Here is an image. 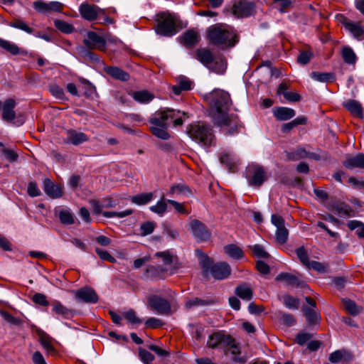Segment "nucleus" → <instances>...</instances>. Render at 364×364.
Masks as SVG:
<instances>
[{"label": "nucleus", "mask_w": 364, "mask_h": 364, "mask_svg": "<svg viewBox=\"0 0 364 364\" xmlns=\"http://www.w3.org/2000/svg\"><path fill=\"white\" fill-rule=\"evenodd\" d=\"M205 98L210 106L214 123L221 128L223 132L226 135L238 133L240 126L237 117L228 114L231 105L229 93L215 89L206 94Z\"/></svg>", "instance_id": "f257e3e1"}, {"label": "nucleus", "mask_w": 364, "mask_h": 364, "mask_svg": "<svg viewBox=\"0 0 364 364\" xmlns=\"http://www.w3.org/2000/svg\"><path fill=\"white\" fill-rule=\"evenodd\" d=\"M209 44L221 50L234 47L238 42V36L234 28L222 23L209 26L206 31Z\"/></svg>", "instance_id": "f03ea898"}, {"label": "nucleus", "mask_w": 364, "mask_h": 364, "mask_svg": "<svg viewBox=\"0 0 364 364\" xmlns=\"http://www.w3.org/2000/svg\"><path fill=\"white\" fill-rule=\"evenodd\" d=\"M197 252L199 264L205 274L210 273L214 279L218 280L225 279L230 275L231 268L227 262H221L213 264L208 255L199 250H197Z\"/></svg>", "instance_id": "7ed1b4c3"}, {"label": "nucleus", "mask_w": 364, "mask_h": 364, "mask_svg": "<svg viewBox=\"0 0 364 364\" xmlns=\"http://www.w3.org/2000/svg\"><path fill=\"white\" fill-rule=\"evenodd\" d=\"M196 58L205 68L213 73L223 75L227 69V62L222 55L215 57L207 48H198L196 50Z\"/></svg>", "instance_id": "20e7f679"}, {"label": "nucleus", "mask_w": 364, "mask_h": 364, "mask_svg": "<svg viewBox=\"0 0 364 364\" xmlns=\"http://www.w3.org/2000/svg\"><path fill=\"white\" fill-rule=\"evenodd\" d=\"M188 133L191 139L205 146H210L214 140L211 128L204 124L190 125Z\"/></svg>", "instance_id": "39448f33"}, {"label": "nucleus", "mask_w": 364, "mask_h": 364, "mask_svg": "<svg viewBox=\"0 0 364 364\" xmlns=\"http://www.w3.org/2000/svg\"><path fill=\"white\" fill-rule=\"evenodd\" d=\"M155 31L164 36H172L176 33V19L169 13L162 12L156 16Z\"/></svg>", "instance_id": "423d86ee"}, {"label": "nucleus", "mask_w": 364, "mask_h": 364, "mask_svg": "<svg viewBox=\"0 0 364 364\" xmlns=\"http://www.w3.org/2000/svg\"><path fill=\"white\" fill-rule=\"evenodd\" d=\"M245 176L248 184L253 187L262 186L268 179L265 168L257 164H250L247 166Z\"/></svg>", "instance_id": "0eeeda50"}, {"label": "nucleus", "mask_w": 364, "mask_h": 364, "mask_svg": "<svg viewBox=\"0 0 364 364\" xmlns=\"http://www.w3.org/2000/svg\"><path fill=\"white\" fill-rule=\"evenodd\" d=\"M232 337L223 331H216L209 335L207 340V346L215 349L221 348L226 353L227 346L232 345Z\"/></svg>", "instance_id": "6e6552de"}, {"label": "nucleus", "mask_w": 364, "mask_h": 364, "mask_svg": "<svg viewBox=\"0 0 364 364\" xmlns=\"http://www.w3.org/2000/svg\"><path fill=\"white\" fill-rule=\"evenodd\" d=\"M79 12L83 19L93 21L97 20L101 15L105 14V9L100 8L95 4L84 2L80 5Z\"/></svg>", "instance_id": "1a4fd4ad"}, {"label": "nucleus", "mask_w": 364, "mask_h": 364, "mask_svg": "<svg viewBox=\"0 0 364 364\" xmlns=\"http://www.w3.org/2000/svg\"><path fill=\"white\" fill-rule=\"evenodd\" d=\"M148 305L159 314L168 315L171 312L170 303L156 295H150L148 297Z\"/></svg>", "instance_id": "9d476101"}, {"label": "nucleus", "mask_w": 364, "mask_h": 364, "mask_svg": "<svg viewBox=\"0 0 364 364\" xmlns=\"http://www.w3.org/2000/svg\"><path fill=\"white\" fill-rule=\"evenodd\" d=\"M189 228L193 237L199 242H205L210 238V232L205 225L198 220H193L189 223Z\"/></svg>", "instance_id": "9b49d317"}, {"label": "nucleus", "mask_w": 364, "mask_h": 364, "mask_svg": "<svg viewBox=\"0 0 364 364\" xmlns=\"http://www.w3.org/2000/svg\"><path fill=\"white\" fill-rule=\"evenodd\" d=\"M271 221L277 228L275 233L277 241L280 244L285 243L288 238L289 231L285 227L284 220L279 215H272Z\"/></svg>", "instance_id": "f8f14e48"}, {"label": "nucleus", "mask_w": 364, "mask_h": 364, "mask_svg": "<svg viewBox=\"0 0 364 364\" xmlns=\"http://www.w3.org/2000/svg\"><path fill=\"white\" fill-rule=\"evenodd\" d=\"M177 114L175 109L161 108L150 117L149 123L152 125L153 119H156L160 127L168 126L169 119H173Z\"/></svg>", "instance_id": "ddd939ff"}, {"label": "nucleus", "mask_w": 364, "mask_h": 364, "mask_svg": "<svg viewBox=\"0 0 364 364\" xmlns=\"http://www.w3.org/2000/svg\"><path fill=\"white\" fill-rule=\"evenodd\" d=\"M85 45L90 49H99L103 50L106 47V41L104 38L94 31H89L87 38L84 39Z\"/></svg>", "instance_id": "4468645a"}, {"label": "nucleus", "mask_w": 364, "mask_h": 364, "mask_svg": "<svg viewBox=\"0 0 364 364\" xmlns=\"http://www.w3.org/2000/svg\"><path fill=\"white\" fill-rule=\"evenodd\" d=\"M342 24L354 38L358 41L364 40V26H363L360 22H355L344 18L342 21Z\"/></svg>", "instance_id": "2eb2a0df"}, {"label": "nucleus", "mask_w": 364, "mask_h": 364, "mask_svg": "<svg viewBox=\"0 0 364 364\" xmlns=\"http://www.w3.org/2000/svg\"><path fill=\"white\" fill-rule=\"evenodd\" d=\"M75 298L85 303L95 304L98 301L96 292L90 287H83L75 291Z\"/></svg>", "instance_id": "dca6fc26"}, {"label": "nucleus", "mask_w": 364, "mask_h": 364, "mask_svg": "<svg viewBox=\"0 0 364 364\" xmlns=\"http://www.w3.org/2000/svg\"><path fill=\"white\" fill-rule=\"evenodd\" d=\"M16 105V101L12 98L6 99L1 107L2 109V119L11 122L16 118L14 108Z\"/></svg>", "instance_id": "f3484780"}, {"label": "nucleus", "mask_w": 364, "mask_h": 364, "mask_svg": "<svg viewBox=\"0 0 364 364\" xmlns=\"http://www.w3.org/2000/svg\"><path fill=\"white\" fill-rule=\"evenodd\" d=\"M253 4L245 1H240L233 6V14L237 17H247L252 14Z\"/></svg>", "instance_id": "a211bd4d"}, {"label": "nucleus", "mask_w": 364, "mask_h": 364, "mask_svg": "<svg viewBox=\"0 0 364 364\" xmlns=\"http://www.w3.org/2000/svg\"><path fill=\"white\" fill-rule=\"evenodd\" d=\"M43 191L52 198H58L63 195L61 186L53 183L47 178L43 180Z\"/></svg>", "instance_id": "6ab92c4d"}, {"label": "nucleus", "mask_w": 364, "mask_h": 364, "mask_svg": "<svg viewBox=\"0 0 364 364\" xmlns=\"http://www.w3.org/2000/svg\"><path fill=\"white\" fill-rule=\"evenodd\" d=\"M103 70L112 78L122 82H127L130 78V75L128 73L124 71L122 69L118 67L105 66Z\"/></svg>", "instance_id": "aec40b11"}, {"label": "nucleus", "mask_w": 364, "mask_h": 364, "mask_svg": "<svg viewBox=\"0 0 364 364\" xmlns=\"http://www.w3.org/2000/svg\"><path fill=\"white\" fill-rule=\"evenodd\" d=\"M66 134V143L72 144L75 146L88 140V137L85 133L77 132L74 129L67 130Z\"/></svg>", "instance_id": "412c9836"}, {"label": "nucleus", "mask_w": 364, "mask_h": 364, "mask_svg": "<svg viewBox=\"0 0 364 364\" xmlns=\"http://www.w3.org/2000/svg\"><path fill=\"white\" fill-rule=\"evenodd\" d=\"M274 117L278 121H287L295 116L294 109L286 107H277L272 110Z\"/></svg>", "instance_id": "4be33fe9"}, {"label": "nucleus", "mask_w": 364, "mask_h": 364, "mask_svg": "<svg viewBox=\"0 0 364 364\" xmlns=\"http://www.w3.org/2000/svg\"><path fill=\"white\" fill-rule=\"evenodd\" d=\"M343 166L348 169H364V154H358L348 157L343 162Z\"/></svg>", "instance_id": "5701e85b"}, {"label": "nucleus", "mask_w": 364, "mask_h": 364, "mask_svg": "<svg viewBox=\"0 0 364 364\" xmlns=\"http://www.w3.org/2000/svg\"><path fill=\"white\" fill-rule=\"evenodd\" d=\"M181 43L186 47L196 45L200 40L199 33L194 30L186 31L181 37Z\"/></svg>", "instance_id": "b1692460"}, {"label": "nucleus", "mask_w": 364, "mask_h": 364, "mask_svg": "<svg viewBox=\"0 0 364 364\" xmlns=\"http://www.w3.org/2000/svg\"><path fill=\"white\" fill-rule=\"evenodd\" d=\"M52 311L58 316L68 319L73 316V311L64 305L59 301H54L52 304Z\"/></svg>", "instance_id": "393cba45"}, {"label": "nucleus", "mask_w": 364, "mask_h": 364, "mask_svg": "<svg viewBox=\"0 0 364 364\" xmlns=\"http://www.w3.org/2000/svg\"><path fill=\"white\" fill-rule=\"evenodd\" d=\"M131 97L140 104H148L154 99V95L148 90L134 91L129 94Z\"/></svg>", "instance_id": "a878e982"}, {"label": "nucleus", "mask_w": 364, "mask_h": 364, "mask_svg": "<svg viewBox=\"0 0 364 364\" xmlns=\"http://www.w3.org/2000/svg\"><path fill=\"white\" fill-rule=\"evenodd\" d=\"M343 107L354 116L363 119V109L361 104L355 100H348L343 102Z\"/></svg>", "instance_id": "bb28decb"}, {"label": "nucleus", "mask_w": 364, "mask_h": 364, "mask_svg": "<svg viewBox=\"0 0 364 364\" xmlns=\"http://www.w3.org/2000/svg\"><path fill=\"white\" fill-rule=\"evenodd\" d=\"M168 126L160 127L156 119L152 121V125L150 126L151 133L157 138L166 140L169 139L170 135L167 132Z\"/></svg>", "instance_id": "cd10ccee"}, {"label": "nucleus", "mask_w": 364, "mask_h": 364, "mask_svg": "<svg viewBox=\"0 0 364 364\" xmlns=\"http://www.w3.org/2000/svg\"><path fill=\"white\" fill-rule=\"evenodd\" d=\"M166 271L167 268L161 265H150L146 269L144 277L150 279H161Z\"/></svg>", "instance_id": "c85d7f7f"}, {"label": "nucleus", "mask_w": 364, "mask_h": 364, "mask_svg": "<svg viewBox=\"0 0 364 364\" xmlns=\"http://www.w3.org/2000/svg\"><path fill=\"white\" fill-rule=\"evenodd\" d=\"M220 162L223 164L231 172L236 171L238 159L235 155L230 153H223L220 158Z\"/></svg>", "instance_id": "c756f323"}, {"label": "nucleus", "mask_w": 364, "mask_h": 364, "mask_svg": "<svg viewBox=\"0 0 364 364\" xmlns=\"http://www.w3.org/2000/svg\"><path fill=\"white\" fill-rule=\"evenodd\" d=\"M277 281H283L288 286L299 287L301 281L295 275L289 273H280L276 277Z\"/></svg>", "instance_id": "7c9ffc66"}, {"label": "nucleus", "mask_w": 364, "mask_h": 364, "mask_svg": "<svg viewBox=\"0 0 364 364\" xmlns=\"http://www.w3.org/2000/svg\"><path fill=\"white\" fill-rule=\"evenodd\" d=\"M310 76L314 80L320 82H333L336 80L335 75L332 73L314 71L311 73Z\"/></svg>", "instance_id": "2f4dec72"}, {"label": "nucleus", "mask_w": 364, "mask_h": 364, "mask_svg": "<svg viewBox=\"0 0 364 364\" xmlns=\"http://www.w3.org/2000/svg\"><path fill=\"white\" fill-rule=\"evenodd\" d=\"M224 250L230 257L234 259H240L244 257L242 249L234 244L225 246Z\"/></svg>", "instance_id": "473e14b6"}, {"label": "nucleus", "mask_w": 364, "mask_h": 364, "mask_svg": "<svg viewBox=\"0 0 364 364\" xmlns=\"http://www.w3.org/2000/svg\"><path fill=\"white\" fill-rule=\"evenodd\" d=\"M235 294L244 300L250 301L252 298V289L246 284L238 286L235 289Z\"/></svg>", "instance_id": "72a5a7b5"}, {"label": "nucleus", "mask_w": 364, "mask_h": 364, "mask_svg": "<svg viewBox=\"0 0 364 364\" xmlns=\"http://www.w3.org/2000/svg\"><path fill=\"white\" fill-rule=\"evenodd\" d=\"M153 198L152 193H142L132 197L131 201L138 205H143L149 203Z\"/></svg>", "instance_id": "f704fd0d"}, {"label": "nucleus", "mask_w": 364, "mask_h": 364, "mask_svg": "<svg viewBox=\"0 0 364 364\" xmlns=\"http://www.w3.org/2000/svg\"><path fill=\"white\" fill-rule=\"evenodd\" d=\"M170 193L172 195H183L189 196L191 194V191L188 186L183 183L174 184L171 187Z\"/></svg>", "instance_id": "c9c22d12"}, {"label": "nucleus", "mask_w": 364, "mask_h": 364, "mask_svg": "<svg viewBox=\"0 0 364 364\" xmlns=\"http://www.w3.org/2000/svg\"><path fill=\"white\" fill-rule=\"evenodd\" d=\"M306 121L305 117H299L288 123L284 124L282 127V131L284 133H287L298 125L305 124Z\"/></svg>", "instance_id": "e433bc0d"}, {"label": "nucleus", "mask_w": 364, "mask_h": 364, "mask_svg": "<svg viewBox=\"0 0 364 364\" xmlns=\"http://www.w3.org/2000/svg\"><path fill=\"white\" fill-rule=\"evenodd\" d=\"M54 26L58 30L65 34L72 33L75 31V27L72 24L63 20L55 19Z\"/></svg>", "instance_id": "4c0bfd02"}, {"label": "nucleus", "mask_w": 364, "mask_h": 364, "mask_svg": "<svg viewBox=\"0 0 364 364\" xmlns=\"http://www.w3.org/2000/svg\"><path fill=\"white\" fill-rule=\"evenodd\" d=\"M0 47L14 55L20 53V49L16 44L2 38H0Z\"/></svg>", "instance_id": "58836bf2"}, {"label": "nucleus", "mask_w": 364, "mask_h": 364, "mask_svg": "<svg viewBox=\"0 0 364 364\" xmlns=\"http://www.w3.org/2000/svg\"><path fill=\"white\" fill-rule=\"evenodd\" d=\"M8 25L10 27L21 30L27 33L31 34L33 33L34 29L30 27L25 21L16 19L14 21L9 22Z\"/></svg>", "instance_id": "ea45409f"}, {"label": "nucleus", "mask_w": 364, "mask_h": 364, "mask_svg": "<svg viewBox=\"0 0 364 364\" xmlns=\"http://www.w3.org/2000/svg\"><path fill=\"white\" fill-rule=\"evenodd\" d=\"M342 56L346 63L353 64L355 62L356 55L350 47L346 46L343 48Z\"/></svg>", "instance_id": "a19ab883"}, {"label": "nucleus", "mask_w": 364, "mask_h": 364, "mask_svg": "<svg viewBox=\"0 0 364 364\" xmlns=\"http://www.w3.org/2000/svg\"><path fill=\"white\" fill-rule=\"evenodd\" d=\"M303 311L304 316L309 323H316L320 319L319 316L314 309L305 307Z\"/></svg>", "instance_id": "79ce46f5"}, {"label": "nucleus", "mask_w": 364, "mask_h": 364, "mask_svg": "<svg viewBox=\"0 0 364 364\" xmlns=\"http://www.w3.org/2000/svg\"><path fill=\"white\" fill-rule=\"evenodd\" d=\"M149 209L151 212L162 216L167 209L166 202L162 198L156 205L151 206Z\"/></svg>", "instance_id": "37998d69"}, {"label": "nucleus", "mask_w": 364, "mask_h": 364, "mask_svg": "<svg viewBox=\"0 0 364 364\" xmlns=\"http://www.w3.org/2000/svg\"><path fill=\"white\" fill-rule=\"evenodd\" d=\"M133 213L132 209H127L124 211H104L102 213V215L105 218H122L131 215Z\"/></svg>", "instance_id": "c03bdc74"}, {"label": "nucleus", "mask_w": 364, "mask_h": 364, "mask_svg": "<svg viewBox=\"0 0 364 364\" xmlns=\"http://www.w3.org/2000/svg\"><path fill=\"white\" fill-rule=\"evenodd\" d=\"M250 250L252 251L255 256L259 258H268L269 254L265 250L264 247L259 244L254 245L252 246H250Z\"/></svg>", "instance_id": "a18cd8bd"}, {"label": "nucleus", "mask_w": 364, "mask_h": 364, "mask_svg": "<svg viewBox=\"0 0 364 364\" xmlns=\"http://www.w3.org/2000/svg\"><path fill=\"white\" fill-rule=\"evenodd\" d=\"M156 226V223L147 221L142 223L140 226V234L142 236H146L151 234Z\"/></svg>", "instance_id": "49530a36"}, {"label": "nucleus", "mask_w": 364, "mask_h": 364, "mask_svg": "<svg viewBox=\"0 0 364 364\" xmlns=\"http://www.w3.org/2000/svg\"><path fill=\"white\" fill-rule=\"evenodd\" d=\"M60 222L64 225H72L75 223L73 214L68 210H61L59 213Z\"/></svg>", "instance_id": "de8ad7c7"}, {"label": "nucleus", "mask_w": 364, "mask_h": 364, "mask_svg": "<svg viewBox=\"0 0 364 364\" xmlns=\"http://www.w3.org/2000/svg\"><path fill=\"white\" fill-rule=\"evenodd\" d=\"M295 252L299 261L306 267L309 264L310 260L305 248L303 246L299 247L295 250Z\"/></svg>", "instance_id": "09e8293b"}, {"label": "nucleus", "mask_w": 364, "mask_h": 364, "mask_svg": "<svg viewBox=\"0 0 364 364\" xmlns=\"http://www.w3.org/2000/svg\"><path fill=\"white\" fill-rule=\"evenodd\" d=\"M123 316L131 324H140L142 322V320L136 316V314L133 309H129L124 312Z\"/></svg>", "instance_id": "8fccbe9b"}, {"label": "nucleus", "mask_w": 364, "mask_h": 364, "mask_svg": "<svg viewBox=\"0 0 364 364\" xmlns=\"http://www.w3.org/2000/svg\"><path fill=\"white\" fill-rule=\"evenodd\" d=\"M284 304L288 309H297L299 308V301L298 299L289 295H286L284 296Z\"/></svg>", "instance_id": "3c124183"}, {"label": "nucleus", "mask_w": 364, "mask_h": 364, "mask_svg": "<svg viewBox=\"0 0 364 364\" xmlns=\"http://www.w3.org/2000/svg\"><path fill=\"white\" fill-rule=\"evenodd\" d=\"M155 257L161 259L164 266L171 265L173 262V256L169 252H158L155 254Z\"/></svg>", "instance_id": "603ef678"}, {"label": "nucleus", "mask_w": 364, "mask_h": 364, "mask_svg": "<svg viewBox=\"0 0 364 364\" xmlns=\"http://www.w3.org/2000/svg\"><path fill=\"white\" fill-rule=\"evenodd\" d=\"M34 9L43 14L48 13V3H46L42 0H37L33 3Z\"/></svg>", "instance_id": "864d4df0"}, {"label": "nucleus", "mask_w": 364, "mask_h": 364, "mask_svg": "<svg viewBox=\"0 0 364 364\" xmlns=\"http://www.w3.org/2000/svg\"><path fill=\"white\" fill-rule=\"evenodd\" d=\"M50 91L52 95L58 100H65V95L63 89L58 85H54L50 87Z\"/></svg>", "instance_id": "5fc2aeb1"}, {"label": "nucleus", "mask_w": 364, "mask_h": 364, "mask_svg": "<svg viewBox=\"0 0 364 364\" xmlns=\"http://www.w3.org/2000/svg\"><path fill=\"white\" fill-rule=\"evenodd\" d=\"M306 267L308 269H313L319 273H323L326 272L328 267L319 262L311 261L309 262V264L306 266Z\"/></svg>", "instance_id": "6e6d98bb"}, {"label": "nucleus", "mask_w": 364, "mask_h": 364, "mask_svg": "<svg viewBox=\"0 0 364 364\" xmlns=\"http://www.w3.org/2000/svg\"><path fill=\"white\" fill-rule=\"evenodd\" d=\"M41 344L48 354L55 353V350L48 338L41 337Z\"/></svg>", "instance_id": "4d7b16f0"}, {"label": "nucleus", "mask_w": 364, "mask_h": 364, "mask_svg": "<svg viewBox=\"0 0 364 364\" xmlns=\"http://www.w3.org/2000/svg\"><path fill=\"white\" fill-rule=\"evenodd\" d=\"M95 252L102 260L109 261L112 263L116 262V259L106 250L96 248Z\"/></svg>", "instance_id": "13d9d810"}, {"label": "nucleus", "mask_w": 364, "mask_h": 364, "mask_svg": "<svg viewBox=\"0 0 364 364\" xmlns=\"http://www.w3.org/2000/svg\"><path fill=\"white\" fill-rule=\"evenodd\" d=\"M178 84L183 91H188L192 89L193 82L186 77H180L178 80Z\"/></svg>", "instance_id": "bf43d9fd"}, {"label": "nucleus", "mask_w": 364, "mask_h": 364, "mask_svg": "<svg viewBox=\"0 0 364 364\" xmlns=\"http://www.w3.org/2000/svg\"><path fill=\"white\" fill-rule=\"evenodd\" d=\"M313 337V334L310 333H299L296 336V342L300 345H304L307 341H309Z\"/></svg>", "instance_id": "052dcab7"}, {"label": "nucleus", "mask_w": 364, "mask_h": 364, "mask_svg": "<svg viewBox=\"0 0 364 364\" xmlns=\"http://www.w3.org/2000/svg\"><path fill=\"white\" fill-rule=\"evenodd\" d=\"M309 152L304 148H299L294 152L291 154L289 156L293 160H299L300 159L308 158Z\"/></svg>", "instance_id": "680f3d73"}, {"label": "nucleus", "mask_w": 364, "mask_h": 364, "mask_svg": "<svg viewBox=\"0 0 364 364\" xmlns=\"http://www.w3.org/2000/svg\"><path fill=\"white\" fill-rule=\"evenodd\" d=\"M33 301L43 306H47L49 305V301H48L46 296L41 293H36L33 296Z\"/></svg>", "instance_id": "e2e57ef3"}, {"label": "nucleus", "mask_w": 364, "mask_h": 364, "mask_svg": "<svg viewBox=\"0 0 364 364\" xmlns=\"http://www.w3.org/2000/svg\"><path fill=\"white\" fill-rule=\"evenodd\" d=\"M312 53L309 51H302L297 58L298 63L301 65H306L311 59Z\"/></svg>", "instance_id": "0e129e2a"}, {"label": "nucleus", "mask_w": 364, "mask_h": 364, "mask_svg": "<svg viewBox=\"0 0 364 364\" xmlns=\"http://www.w3.org/2000/svg\"><path fill=\"white\" fill-rule=\"evenodd\" d=\"M28 194L31 197L39 196L41 194L40 189L38 188L35 182H30L27 188Z\"/></svg>", "instance_id": "69168bd1"}, {"label": "nucleus", "mask_w": 364, "mask_h": 364, "mask_svg": "<svg viewBox=\"0 0 364 364\" xmlns=\"http://www.w3.org/2000/svg\"><path fill=\"white\" fill-rule=\"evenodd\" d=\"M139 354L141 360L145 364H150L154 360V356L146 350H140Z\"/></svg>", "instance_id": "338daca9"}, {"label": "nucleus", "mask_w": 364, "mask_h": 364, "mask_svg": "<svg viewBox=\"0 0 364 364\" xmlns=\"http://www.w3.org/2000/svg\"><path fill=\"white\" fill-rule=\"evenodd\" d=\"M344 351L342 350H337L333 351L329 355L328 360L331 363H336L340 362L343 357Z\"/></svg>", "instance_id": "774afa93"}]
</instances>
